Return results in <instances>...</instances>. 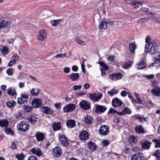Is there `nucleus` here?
<instances>
[{
    "instance_id": "c756f323",
    "label": "nucleus",
    "mask_w": 160,
    "mask_h": 160,
    "mask_svg": "<svg viewBox=\"0 0 160 160\" xmlns=\"http://www.w3.org/2000/svg\"><path fill=\"white\" fill-rule=\"evenodd\" d=\"M137 46L135 42H131L129 44V48L131 52L132 53H135V50L136 49Z\"/></svg>"
},
{
    "instance_id": "4be33fe9",
    "label": "nucleus",
    "mask_w": 160,
    "mask_h": 160,
    "mask_svg": "<svg viewBox=\"0 0 160 160\" xmlns=\"http://www.w3.org/2000/svg\"><path fill=\"white\" fill-rule=\"evenodd\" d=\"M42 112L47 114H52L53 113V111L51 108L48 107L44 106L42 108Z\"/></svg>"
},
{
    "instance_id": "79ce46f5",
    "label": "nucleus",
    "mask_w": 160,
    "mask_h": 160,
    "mask_svg": "<svg viewBox=\"0 0 160 160\" xmlns=\"http://www.w3.org/2000/svg\"><path fill=\"white\" fill-rule=\"evenodd\" d=\"M16 102L15 101L12 100L11 101H8L7 102L6 105L8 107L12 108L16 105Z\"/></svg>"
},
{
    "instance_id": "58836bf2",
    "label": "nucleus",
    "mask_w": 160,
    "mask_h": 160,
    "mask_svg": "<svg viewBox=\"0 0 160 160\" xmlns=\"http://www.w3.org/2000/svg\"><path fill=\"white\" fill-rule=\"evenodd\" d=\"M98 28L100 29H102L105 30L107 28V24L106 22L103 21L100 23L98 26Z\"/></svg>"
},
{
    "instance_id": "412c9836",
    "label": "nucleus",
    "mask_w": 160,
    "mask_h": 160,
    "mask_svg": "<svg viewBox=\"0 0 160 160\" xmlns=\"http://www.w3.org/2000/svg\"><path fill=\"white\" fill-rule=\"evenodd\" d=\"M152 94L156 96L160 97V88L158 87H156L151 91Z\"/></svg>"
},
{
    "instance_id": "9b49d317",
    "label": "nucleus",
    "mask_w": 160,
    "mask_h": 160,
    "mask_svg": "<svg viewBox=\"0 0 160 160\" xmlns=\"http://www.w3.org/2000/svg\"><path fill=\"white\" fill-rule=\"evenodd\" d=\"M59 140L61 144L63 146H67L68 143L66 137L64 135H62L59 137Z\"/></svg>"
},
{
    "instance_id": "e433bc0d",
    "label": "nucleus",
    "mask_w": 160,
    "mask_h": 160,
    "mask_svg": "<svg viewBox=\"0 0 160 160\" xmlns=\"http://www.w3.org/2000/svg\"><path fill=\"white\" fill-rule=\"evenodd\" d=\"M8 93L10 95L13 96L16 94V91L14 88H9L7 89Z\"/></svg>"
},
{
    "instance_id": "20e7f679",
    "label": "nucleus",
    "mask_w": 160,
    "mask_h": 160,
    "mask_svg": "<svg viewBox=\"0 0 160 160\" xmlns=\"http://www.w3.org/2000/svg\"><path fill=\"white\" fill-rule=\"evenodd\" d=\"M62 149L60 147L57 146L52 149V154L55 157H58L62 154Z\"/></svg>"
},
{
    "instance_id": "680f3d73",
    "label": "nucleus",
    "mask_w": 160,
    "mask_h": 160,
    "mask_svg": "<svg viewBox=\"0 0 160 160\" xmlns=\"http://www.w3.org/2000/svg\"><path fill=\"white\" fill-rule=\"evenodd\" d=\"M148 20V18H141L139 20H138V23H142L144 22V21H145V20L146 21H147Z\"/></svg>"
},
{
    "instance_id": "423d86ee",
    "label": "nucleus",
    "mask_w": 160,
    "mask_h": 160,
    "mask_svg": "<svg viewBox=\"0 0 160 160\" xmlns=\"http://www.w3.org/2000/svg\"><path fill=\"white\" fill-rule=\"evenodd\" d=\"M47 37L46 31L44 30H41L39 32V34L37 36V38L39 40L44 41Z\"/></svg>"
},
{
    "instance_id": "7c9ffc66",
    "label": "nucleus",
    "mask_w": 160,
    "mask_h": 160,
    "mask_svg": "<svg viewBox=\"0 0 160 160\" xmlns=\"http://www.w3.org/2000/svg\"><path fill=\"white\" fill-rule=\"evenodd\" d=\"M52 127L54 131H56L60 129L61 128V123L60 122H54L52 125Z\"/></svg>"
},
{
    "instance_id": "393cba45",
    "label": "nucleus",
    "mask_w": 160,
    "mask_h": 160,
    "mask_svg": "<svg viewBox=\"0 0 160 160\" xmlns=\"http://www.w3.org/2000/svg\"><path fill=\"white\" fill-rule=\"evenodd\" d=\"M0 51L4 55H6L9 52L8 48L6 46L3 45H0Z\"/></svg>"
},
{
    "instance_id": "6e6d98bb",
    "label": "nucleus",
    "mask_w": 160,
    "mask_h": 160,
    "mask_svg": "<svg viewBox=\"0 0 160 160\" xmlns=\"http://www.w3.org/2000/svg\"><path fill=\"white\" fill-rule=\"evenodd\" d=\"M153 155L155 156L157 158L159 159L160 158V151L158 150H157L153 153Z\"/></svg>"
},
{
    "instance_id": "2f4dec72",
    "label": "nucleus",
    "mask_w": 160,
    "mask_h": 160,
    "mask_svg": "<svg viewBox=\"0 0 160 160\" xmlns=\"http://www.w3.org/2000/svg\"><path fill=\"white\" fill-rule=\"evenodd\" d=\"M66 124L68 127L72 128L75 126L76 122L74 120H69L67 121Z\"/></svg>"
},
{
    "instance_id": "bb28decb",
    "label": "nucleus",
    "mask_w": 160,
    "mask_h": 160,
    "mask_svg": "<svg viewBox=\"0 0 160 160\" xmlns=\"http://www.w3.org/2000/svg\"><path fill=\"white\" fill-rule=\"evenodd\" d=\"M138 139L134 136L131 135L130 136L128 141V143L130 144L136 143L137 142Z\"/></svg>"
},
{
    "instance_id": "3c124183",
    "label": "nucleus",
    "mask_w": 160,
    "mask_h": 160,
    "mask_svg": "<svg viewBox=\"0 0 160 160\" xmlns=\"http://www.w3.org/2000/svg\"><path fill=\"white\" fill-rule=\"evenodd\" d=\"M55 57L57 58H67L66 54V53H64L63 54L60 53L56 55V56H55Z\"/></svg>"
},
{
    "instance_id": "dca6fc26",
    "label": "nucleus",
    "mask_w": 160,
    "mask_h": 160,
    "mask_svg": "<svg viewBox=\"0 0 160 160\" xmlns=\"http://www.w3.org/2000/svg\"><path fill=\"white\" fill-rule=\"evenodd\" d=\"M147 64L145 61V59L142 58L141 59L140 62L137 64L136 67L139 69H142L145 68Z\"/></svg>"
},
{
    "instance_id": "1a4fd4ad",
    "label": "nucleus",
    "mask_w": 160,
    "mask_h": 160,
    "mask_svg": "<svg viewBox=\"0 0 160 160\" xmlns=\"http://www.w3.org/2000/svg\"><path fill=\"white\" fill-rule=\"evenodd\" d=\"M79 137L81 140L86 141L88 139L89 134L86 131H83L80 133Z\"/></svg>"
},
{
    "instance_id": "de8ad7c7",
    "label": "nucleus",
    "mask_w": 160,
    "mask_h": 160,
    "mask_svg": "<svg viewBox=\"0 0 160 160\" xmlns=\"http://www.w3.org/2000/svg\"><path fill=\"white\" fill-rule=\"evenodd\" d=\"M142 4L143 2H138L136 1H133L132 2V4L135 5V6L133 7L134 8H138L139 6L138 4H140V6H142Z\"/></svg>"
},
{
    "instance_id": "f257e3e1",
    "label": "nucleus",
    "mask_w": 160,
    "mask_h": 160,
    "mask_svg": "<svg viewBox=\"0 0 160 160\" xmlns=\"http://www.w3.org/2000/svg\"><path fill=\"white\" fill-rule=\"evenodd\" d=\"M17 129L21 132L27 131L29 128L30 125L27 121H23L18 123L17 125Z\"/></svg>"
},
{
    "instance_id": "37998d69",
    "label": "nucleus",
    "mask_w": 160,
    "mask_h": 160,
    "mask_svg": "<svg viewBox=\"0 0 160 160\" xmlns=\"http://www.w3.org/2000/svg\"><path fill=\"white\" fill-rule=\"evenodd\" d=\"M88 147L92 151L94 150L96 147L95 144L92 142H90L88 143Z\"/></svg>"
},
{
    "instance_id": "a211bd4d",
    "label": "nucleus",
    "mask_w": 160,
    "mask_h": 160,
    "mask_svg": "<svg viewBox=\"0 0 160 160\" xmlns=\"http://www.w3.org/2000/svg\"><path fill=\"white\" fill-rule=\"evenodd\" d=\"M131 113L132 111L128 107H126L122 111L118 112V114L120 115H123L126 114H129Z\"/></svg>"
},
{
    "instance_id": "774afa93",
    "label": "nucleus",
    "mask_w": 160,
    "mask_h": 160,
    "mask_svg": "<svg viewBox=\"0 0 160 160\" xmlns=\"http://www.w3.org/2000/svg\"><path fill=\"white\" fill-rule=\"evenodd\" d=\"M81 87V85H74L73 86V89L75 90L80 89Z\"/></svg>"
},
{
    "instance_id": "72a5a7b5",
    "label": "nucleus",
    "mask_w": 160,
    "mask_h": 160,
    "mask_svg": "<svg viewBox=\"0 0 160 160\" xmlns=\"http://www.w3.org/2000/svg\"><path fill=\"white\" fill-rule=\"evenodd\" d=\"M150 45L158 48L160 45V42L157 40H155L151 42Z\"/></svg>"
},
{
    "instance_id": "a19ab883",
    "label": "nucleus",
    "mask_w": 160,
    "mask_h": 160,
    "mask_svg": "<svg viewBox=\"0 0 160 160\" xmlns=\"http://www.w3.org/2000/svg\"><path fill=\"white\" fill-rule=\"evenodd\" d=\"M135 118L139 120L141 123L143 122H147V118L142 117L141 115H135Z\"/></svg>"
},
{
    "instance_id": "49530a36",
    "label": "nucleus",
    "mask_w": 160,
    "mask_h": 160,
    "mask_svg": "<svg viewBox=\"0 0 160 160\" xmlns=\"http://www.w3.org/2000/svg\"><path fill=\"white\" fill-rule=\"evenodd\" d=\"M23 107L24 111L25 112H30L32 110V108L31 106L24 105Z\"/></svg>"
},
{
    "instance_id": "473e14b6",
    "label": "nucleus",
    "mask_w": 160,
    "mask_h": 160,
    "mask_svg": "<svg viewBox=\"0 0 160 160\" xmlns=\"http://www.w3.org/2000/svg\"><path fill=\"white\" fill-rule=\"evenodd\" d=\"M135 130L138 133H145L144 128L142 126L140 125L136 126L135 128Z\"/></svg>"
},
{
    "instance_id": "9d476101",
    "label": "nucleus",
    "mask_w": 160,
    "mask_h": 160,
    "mask_svg": "<svg viewBox=\"0 0 160 160\" xmlns=\"http://www.w3.org/2000/svg\"><path fill=\"white\" fill-rule=\"evenodd\" d=\"M75 108V105L70 104L65 106L63 108V110L65 112H71L73 111Z\"/></svg>"
},
{
    "instance_id": "aec40b11",
    "label": "nucleus",
    "mask_w": 160,
    "mask_h": 160,
    "mask_svg": "<svg viewBox=\"0 0 160 160\" xmlns=\"http://www.w3.org/2000/svg\"><path fill=\"white\" fill-rule=\"evenodd\" d=\"M31 151L33 154L38 156H40L42 155V152L39 148H33L31 149Z\"/></svg>"
},
{
    "instance_id": "4d7b16f0",
    "label": "nucleus",
    "mask_w": 160,
    "mask_h": 160,
    "mask_svg": "<svg viewBox=\"0 0 160 160\" xmlns=\"http://www.w3.org/2000/svg\"><path fill=\"white\" fill-rule=\"evenodd\" d=\"M75 39L76 42L79 44L82 45H85V44L84 43V42H83L79 38L77 37Z\"/></svg>"
},
{
    "instance_id": "cd10ccee",
    "label": "nucleus",
    "mask_w": 160,
    "mask_h": 160,
    "mask_svg": "<svg viewBox=\"0 0 160 160\" xmlns=\"http://www.w3.org/2000/svg\"><path fill=\"white\" fill-rule=\"evenodd\" d=\"M8 121L6 119L0 120V126L2 127L7 128L8 125Z\"/></svg>"
},
{
    "instance_id": "603ef678",
    "label": "nucleus",
    "mask_w": 160,
    "mask_h": 160,
    "mask_svg": "<svg viewBox=\"0 0 160 160\" xmlns=\"http://www.w3.org/2000/svg\"><path fill=\"white\" fill-rule=\"evenodd\" d=\"M16 157L18 158V160H23L25 157V156L22 153L20 154L17 155Z\"/></svg>"
},
{
    "instance_id": "ea45409f",
    "label": "nucleus",
    "mask_w": 160,
    "mask_h": 160,
    "mask_svg": "<svg viewBox=\"0 0 160 160\" xmlns=\"http://www.w3.org/2000/svg\"><path fill=\"white\" fill-rule=\"evenodd\" d=\"M61 22V19L54 20L51 21V23L53 27H56Z\"/></svg>"
},
{
    "instance_id": "a878e982",
    "label": "nucleus",
    "mask_w": 160,
    "mask_h": 160,
    "mask_svg": "<svg viewBox=\"0 0 160 160\" xmlns=\"http://www.w3.org/2000/svg\"><path fill=\"white\" fill-rule=\"evenodd\" d=\"M151 142L147 141H145L141 142L142 147L143 148L148 149L149 148Z\"/></svg>"
},
{
    "instance_id": "7ed1b4c3",
    "label": "nucleus",
    "mask_w": 160,
    "mask_h": 160,
    "mask_svg": "<svg viewBox=\"0 0 160 160\" xmlns=\"http://www.w3.org/2000/svg\"><path fill=\"white\" fill-rule=\"evenodd\" d=\"M102 94L101 93H98L90 94L89 97L94 102H97L99 100L102 98Z\"/></svg>"
},
{
    "instance_id": "bf43d9fd",
    "label": "nucleus",
    "mask_w": 160,
    "mask_h": 160,
    "mask_svg": "<svg viewBox=\"0 0 160 160\" xmlns=\"http://www.w3.org/2000/svg\"><path fill=\"white\" fill-rule=\"evenodd\" d=\"M150 43H147L145 47V52H149V47H151Z\"/></svg>"
},
{
    "instance_id": "6e6552de",
    "label": "nucleus",
    "mask_w": 160,
    "mask_h": 160,
    "mask_svg": "<svg viewBox=\"0 0 160 160\" xmlns=\"http://www.w3.org/2000/svg\"><path fill=\"white\" fill-rule=\"evenodd\" d=\"M19 57L16 53H14L11 58V60L9 62L8 65L9 67H12L15 64L17 61H18Z\"/></svg>"
},
{
    "instance_id": "39448f33",
    "label": "nucleus",
    "mask_w": 160,
    "mask_h": 160,
    "mask_svg": "<svg viewBox=\"0 0 160 160\" xmlns=\"http://www.w3.org/2000/svg\"><path fill=\"white\" fill-rule=\"evenodd\" d=\"M109 132V127L106 125L101 126L99 130L100 134L102 135H107Z\"/></svg>"
},
{
    "instance_id": "ddd939ff",
    "label": "nucleus",
    "mask_w": 160,
    "mask_h": 160,
    "mask_svg": "<svg viewBox=\"0 0 160 160\" xmlns=\"http://www.w3.org/2000/svg\"><path fill=\"white\" fill-rule=\"evenodd\" d=\"M81 108L85 110L89 109L90 108V105L89 103L86 101H82L79 103Z\"/></svg>"
},
{
    "instance_id": "338daca9",
    "label": "nucleus",
    "mask_w": 160,
    "mask_h": 160,
    "mask_svg": "<svg viewBox=\"0 0 160 160\" xmlns=\"http://www.w3.org/2000/svg\"><path fill=\"white\" fill-rule=\"evenodd\" d=\"M70 71V69L68 67H66L63 69V72L65 73H69Z\"/></svg>"
},
{
    "instance_id": "e2e57ef3",
    "label": "nucleus",
    "mask_w": 160,
    "mask_h": 160,
    "mask_svg": "<svg viewBox=\"0 0 160 160\" xmlns=\"http://www.w3.org/2000/svg\"><path fill=\"white\" fill-rule=\"evenodd\" d=\"M144 76L147 78L148 79H152L154 77V75L153 74L150 75H146Z\"/></svg>"
},
{
    "instance_id": "c85d7f7f",
    "label": "nucleus",
    "mask_w": 160,
    "mask_h": 160,
    "mask_svg": "<svg viewBox=\"0 0 160 160\" xmlns=\"http://www.w3.org/2000/svg\"><path fill=\"white\" fill-rule=\"evenodd\" d=\"M84 121L85 123L88 124H91L93 122V119L90 116H86L84 118Z\"/></svg>"
},
{
    "instance_id": "c03bdc74",
    "label": "nucleus",
    "mask_w": 160,
    "mask_h": 160,
    "mask_svg": "<svg viewBox=\"0 0 160 160\" xmlns=\"http://www.w3.org/2000/svg\"><path fill=\"white\" fill-rule=\"evenodd\" d=\"M28 121L31 123L33 124L37 121V118L33 116H31L28 118Z\"/></svg>"
},
{
    "instance_id": "f704fd0d",
    "label": "nucleus",
    "mask_w": 160,
    "mask_h": 160,
    "mask_svg": "<svg viewBox=\"0 0 160 160\" xmlns=\"http://www.w3.org/2000/svg\"><path fill=\"white\" fill-rule=\"evenodd\" d=\"M39 92L38 89L33 88L31 90L30 92L32 96H36L39 94Z\"/></svg>"
},
{
    "instance_id": "052dcab7",
    "label": "nucleus",
    "mask_w": 160,
    "mask_h": 160,
    "mask_svg": "<svg viewBox=\"0 0 160 160\" xmlns=\"http://www.w3.org/2000/svg\"><path fill=\"white\" fill-rule=\"evenodd\" d=\"M152 65L156 67H159L160 66V61L159 60H156L152 64Z\"/></svg>"
},
{
    "instance_id": "864d4df0",
    "label": "nucleus",
    "mask_w": 160,
    "mask_h": 160,
    "mask_svg": "<svg viewBox=\"0 0 160 160\" xmlns=\"http://www.w3.org/2000/svg\"><path fill=\"white\" fill-rule=\"evenodd\" d=\"M110 143V142L107 139L103 140L101 143L102 145L103 146H106Z\"/></svg>"
},
{
    "instance_id": "f8f14e48",
    "label": "nucleus",
    "mask_w": 160,
    "mask_h": 160,
    "mask_svg": "<svg viewBox=\"0 0 160 160\" xmlns=\"http://www.w3.org/2000/svg\"><path fill=\"white\" fill-rule=\"evenodd\" d=\"M122 76V74L120 73H116L110 75L109 77L112 80L116 81L121 79Z\"/></svg>"
},
{
    "instance_id": "b1692460",
    "label": "nucleus",
    "mask_w": 160,
    "mask_h": 160,
    "mask_svg": "<svg viewBox=\"0 0 160 160\" xmlns=\"http://www.w3.org/2000/svg\"><path fill=\"white\" fill-rule=\"evenodd\" d=\"M79 74L78 73H72L68 75L69 78L72 81L78 80L79 77Z\"/></svg>"
},
{
    "instance_id": "5fc2aeb1",
    "label": "nucleus",
    "mask_w": 160,
    "mask_h": 160,
    "mask_svg": "<svg viewBox=\"0 0 160 160\" xmlns=\"http://www.w3.org/2000/svg\"><path fill=\"white\" fill-rule=\"evenodd\" d=\"M153 141L156 143L155 147H160V139H153Z\"/></svg>"
},
{
    "instance_id": "2eb2a0df",
    "label": "nucleus",
    "mask_w": 160,
    "mask_h": 160,
    "mask_svg": "<svg viewBox=\"0 0 160 160\" xmlns=\"http://www.w3.org/2000/svg\"><path fill=\"white\" fill-rule=\"evenodd\" d=\"M143 154L141 153H137L133 155L131 160H144Z\"/></svg>"
},
{
    "instance_id": "09e8293b",
    "label": "nucleus",
    "mask_w": 160,
    "mask_h": 160,
    "mask_svg": "<svg viewBox=\"0 0 160 160\" xmlns=\"http://www.w3.org/2000/svg\"><path fill=\"white\" fill-rule=\"evenodd\" d=\"M134 94L137 99V101L136 102L138 104H141L142 102L139 94L136 92H134Z\"/></svg>"
},
{
    "instance_id": "69168bd1",
    "label": "nucleus",
    "mask_w": 160,
    "mask_h": 160,
    "mask_svg": "<svg viewBox=\"0 0 160 160\" xmlns=\"http://www.w3.org/2000/svg\"><path fill=\"white\" fill-rule=\"evenodd\" d=\"M28 160H37V159L36 156L31 155L28 158Z\"/></svg>"
},
{
    "instance_id": "0eeeda50",
    "label": "nucleus",
    "mask_w": 160,
    "mask_h": 160,
    "mask_svg": "<svg viewBox=\"0 0 160 160\" xmlns=\"http://www.w3.org/2000/svg\"><path fill=\"white\" fill-rule=\"evenodd\" d=\"M10 24L9 20L7 18H5L0 22V29L5 28H9Z\"/></svg>"
},
{
    "instance_id": "0e129e2a",
    "label": "nucleus",
    "mask_w": 160,
    "mask_h": 160,
    "mask_svg": "<svg viewBox=\"0 0 160 160\" xmlns=\"http://www.w3.org/2000/svg\"><path fill=\"white\" fill-rule=\"evenodd\" d=\"M118 112L113 108L110 109L108 112L109 113L113 114H114L115 113H118Z\"/></svg>"
},
{
    "instance_id": "a18cd8bd",
    "label": "nucleus",
    "mask_w": 160,
    "mask_h": 160,
    "mask_svg": "<svg viewBox=\"0 0 160 160\" xmlns=\"http://www.w3.org/2000/svg\"><path fill=\"white\" fill-rule=\"evenodd\" d=\"M98 63L102 68L103 69V70H107L108 69V66L102 62H98Z\"/></svg>"
},
{
    "instance_id": "5701e85b",
    "label": "nucleus",
    "mask_w": 160,
    "mask_h": 160,
    "mask_svg": "<svg viewBox=\"0 0 160 160\" xmlns=\"http://www.w3.org/2000/svg\"><path fill=\"white\" fill-rule=\"evenodd\" d=\"M106 109L107 108L105 106L97 105L96 107V111L97 113H100L105 111Z\"/></svg>"
},
{
    "instance_id": "8fccbe9b",
    "label": "nucleus",
    "mask_w": 160,
    "mask_h": 160,
    "mask_svg": "<svg viewBox=\"0 0 160 160\" xmlns=\"http://www.w3.org/2000/svg\"><path fill=\"white\" fill-rule=\"evenodd\" d=\"M132 65V62L130 61H129L124 64L123 67L125 69H128L129 68L131 67Z\"/></svg>"
},
{
    "instance_id": "4c0bfd02",
    "label": "nucleus",
    "mask_w": 160,
    "mask_h": 160,
    "mask_svg": "<svg viewBox=\"0 0 160 160\" xmlns=\"http://www.w3.org/2000/svg\"><path fill=\"white\" fill-rule=\"evenodd\" d=\"M151 48L149 52V53L151 55L155 54L157 52L158 48L153 46H151Z\"/></svg>"
},
{
    "instance_id": "13d9d810",
    "label": "nucleus",
    "mask_w": 160,
    "mask_h": 160,
    "mask_svg": "<svg viewBox=\"0 0 160 160\" xmlns=\"http://www.w3.org/2000/svg\"><path fill=\"white\" fill-rule=\"evenodd\" d=\"M7 72L8 75L9 76H12L13 73V71L12 68H10L8 69L7 71Z\"/></svg>"
},
{
    "instance_id": "f3484780",
    "label": "nucleus",
    "mask_w": 160,
    "mask_h": 160,
    "mask_svg": "<svg viewBox=\"0 0 160 160\" xmlns=\"http://www.w3.org/2000/svg\"><path fill=\"white\" fill-rule=\"evenodd\" d=\"M112 103V105L114 107L117 108L121 105L122 104V102L120 99L116 98L113 99Z\"/></svg>"
},
{
    "instance_id": "4468645a",
    "label": "nucleus",
    "mask_w": 160,
    "mask_h": 160,
    "mask_svg": "<svg viewBox=\"0 0 160 160\" xmlns=\"http://www.w3.org/2000/svg\"><path fill=\"white\" fill-rule=\"evenodd\" d=\"M42 102L41 100L37 98L34 99L32 102V104L33 107L38 108L42 105Z\"/></svg>"
},
{
    "instance_id": "c9c22d12",
    "label": "nucleus",
    "mask_w": 160,
    "mask_h": 160,
    "mask_svg": "<svg viewBox=\"0 0 160 160\" xmlns=\"http://www.w3.org/2000/svg\"><path fill=\"white\" fill-rule=\"evenodd\" d=\"M107 93L110 96L112 97L114 94L118 93V90L115 88H113L111 90L108 91Z\"/></svg>"
},
{
    "instance_id": "f03ea898",
    "label": "nucleus",
    "mask_w": 160,
    "mask_h": 160,
    "mask_svg": "<svg viewBox=\"0 0 160 160\" xmlns=\"http://www.w3.org/2000/svg\"><path fill=\"white\" fill-rule=\"evenodd\" d=\"M28 98V95L27 93H22L20 97L18 99V103L20 104H22L27 101Z\"/></svg>"
},
{
    "instance_id": "6ab92c4d",
    "label": "nucleus",
    "mask_w": 160,
    "mask_h": 160,
    "mask_svg": "<svg viewBox=\"0 0 160 160\" xmlns=\"http://www.w3.org/2000/svg\"><path fill=\"white\" fill-rule=\"evenodd\" d=\"M37 140L39 142L43 140L45 138L43 133L40 132H38L35 135Z\"/></svg>"
}]
</instances>
